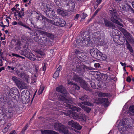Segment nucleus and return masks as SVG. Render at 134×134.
Listing matches in <instances>:
<instances>
[{
	"label": "nucleus",
	"instance_id": "1",
	"mask_svg": "<svg viewBox=\"0 0 134 134\" xmlns=\"http://www.w3.org/2000/svg\"><path fill=\"white\" fill-rule=\"evenodd\" d=\"M56 90L57 91L62 94H60L58 99L60 100L63 102V105L68 108L71 109L73 111L79 112L81 110V109L80 108L74 106L70 104L71 101L67 99L68 93L65 89L63 86L61 85L57 87Z\"/></svg>",
	"mask_w": 134,
	"mask_h": 134
},
{
	"label": "nucleus",
	"instance_id": "2",
	"mask_svg": "<svg viewBox=\"0 0 134 134\" xmlns=\"http://www.w3.org/2000/svg\"><path fill=\"white\" fill-rule=\"evenodd\" d=\"M56 90L57 91L62 94H60L58 99L60 100L63 102V105L68 108L71 109L73 111L79 112L81 110V109L80 108L74 106L70 104L71 101L67 99L68 93L65 89L63 86L61 85L57 87Z\"/></svg>",
	"mask_w": 134,
	"mask_h": 134
},
{
	"label": "nucleus",
	"instance_id": "3",
	"mask_svg": "<svg viewBox=\"0 0 134 134\" xmlns=\"http://www.w3.org/2000/svg\"><path fill=\"white\" fill-rule=\"evenodd\" d=\"M109 10L110 13L111 14V16L110 19V20L116 24L123 27V25L118 20L120 18H119L118 14L116 10L112 9H109Z\"/></svg>",
	"mask_w": 134,
	"mask_h": 134
},
{
	"label": "nucleus",
	"instance_id": "4",
	"mask_svg": "<svg viewBox=\"0 0 134 134\" xmlns=\"http://www.w3.org/2000/svg\"><path fill=\"white\" fill-rule=\"evenodd\" d=\"M68 113V115L73 118L74 119L78 120L80 119H81L83 121L86 120V117L85 114L80 113L79 115L76 113L72 111L71 110L69 111Z\"/></svg>",
	"mask_w": 134,
	"mask_h": 134
},
{
	"label": "nucleus",
	"instance_id": "5",
	"mask_svg": "<svg viewBox=\"0 0 134 134\" xmlns=\"http://www.w3.org/2000/svg\"><path fill=\"white\" fill-rule=\"evenodd\" d=\"M73 80L77 82H79L81 87L86 90H88L89 88L87 83L85 81L83 80L82 78L78 76L75 75L73 77Z\"/></svg>",
	"mask_w": 134,
	"mask_h": 134
},
{
	"label": "nucleus",
	"instance_id": "6",
	"mask_svg": "<svg viewBox=\"0 0 134 134\" xmlns=\"http://www.w3.org/2000/svg\"><path fill=\"white\" fill-rule=\"evenodd\" d=\"M129 124L127 121H121L118 125V128L119 130L122 132H125L128 128Z\"/></svg>",
	"mask_w": 134,
	"mask_h": 134
},
{
	"label": "nucleus",
	"instance_id": "7",
	"mask_svg": "<svg viewBox=\"0 0 134 134\" xmlns=\"http://www.w3.org/2000/svg\"><path fill=\"white\" fill-rule=\"evenodd\" d=\"M82 40L81 38L78 39L76 41L77 43L81 46H86L88 44L90 41L89 37L88 36H87V37L85 36V38H82Z\"/></svg>",
	"mask_w": 134,
	"mask_h": 134
},
{
	"label": "nucleus",
	"instance_id": "8",
	"mask_svg": "<svg viewBox=\"0 0 134 134\" xmlns=\"http://www.w3.org/2000/svg\"><path fill=\"white\" fill-rule=\"evenodd\" d=\"M21 44L20 41L17 39H13L12 41V47L15 50L18 51L21 48Z\"/></svg>",
	"mask_w": 134,
	"mask_h": 134
},
{
	"label": "nucleus",
	"instance_id": "9",
	"mask_svg": "<svg viewBox=\"0 0 134 134\" xmlns=\"http://www.w3.org/2000/svg\"><path fill=\"white\" fill-rule=\"evenodd\" d=\"M56 18L54 19L53 21L49 20V19L46 18L45 19V21H46L48 22V23H50L51 24H53L57 26H64L66 24V22L63 19H60V21L62 22V23L61 24L57 22V21Z\"/></svg>",
	"mask_w": 134,
	"mask_h": 134
},
{
	"label": "nucleus",
	"instance_id": "10",
	"mask_svg": "<svg viewBox=\"0 0 134 134\" xmlns=\"http://www.w3.org/2000/svg\"><path fill=\"white\" fill-rule=\"evenodd\" d=\"M87 105L88 106H91L92 105V104L88 102H82L81 103H79L78 104V105L81 107L85 111H86L87 113H88L91 110V109L89 107H85L84 105Z\"/></svg>",
	"mask_w": 134,
	"mask_h": 134
},
{
	"label": "nucleus",
	"instance_id": "11",
	"mask_svg": "<svg viewBox=\"0 0 134 134\" xmlns=\"http://www.w3.org/2000/svg\"><path fill=\"white\" fill-rule=\"evenodd\" d=\"M68 125L70 126L73 127H75L78 130H80L82 128L81 126L77 122L73 120L70 121L68 122Z\"/></svg>",
	"mask_w": 134,
	"mask_h": 134
},
{
	"label": "nucleus",
	"instance_id": "12",
	"mask_svg": "<svg viewBox=\"0 0 134 134\" xmlns=\"http://www.w3.org/2000/svg\"><path fill=\"white\" fill-rule=\"evenodd\" d=\"M104 35L103 34H100L99 32H94L93 34L92 37L93 38H97L98 39H101L104 38Z\"/></svg>",
	"mask_w": 134,
	"mask_h": 134
},
{
	"label": "nucleus",
	"instance_id": "13",
	"mask_svg": "<svg viewBox=\"0 0 134 134\" xmlns=\"http://www.w3.org/2000/svg\"><path fill=\"white\" fill-rule=\"evenodd\" d=\"M17 86L19 89L21 90L26 89L27 87V84L22 80H20Z\"/></svg>",
	"mask_w": 134,
	"mask_h": 134
},
{
	"label": "nucleus",
	"instance_id": "14",
	"mask_svg": "<svg viewBox=\"0 0 134 134\" xmlns=\"http://www.w3.org/2000/svg\"><path fill=\"white\" fill-rule=\"evenodd\" d=\"M104 24L105 26L109 27H116L111 22L107 19H104Z\"/></svg>",
	"mask_w": 134,
	"mask_h": 134
},
{
	"label": "nucleus",
	"instance_id": "15",
	"mask_svg": "<svg viewBox=\"0 0 134 134\" xmlns=\"http://www.w3.org/2000/svg\"><path fill=\"white\" fill-rule=\"evenodd\" d=\"M64 126L61 124L55 123L54 124V128L56 130H64Z\"/></svg>",
	"mask_w": 134,
	"mask_h": 134
},
{
	"label": "nucleus",
	"instance_id": "16",
	"mask_svg": "<svg viewBox=\"0 0 134 134\" xmlns=\"http://www.w3.org/2000/svg\"><path fill=\"white\" fill-rule=\"evenodd\" d=\"M11 124L10 123L8 124L3 129L2 131L3 133H5L7 132L8 131L12 129Z\"/></svg>",
	"mask_w": 134,
	"mask_h": 134
},
{
	"label": "nucleus",
	"instance_id": "17",
	"mask_svg": "<svg viewBox=\"0 0 134 134\" xmlns=\"http://www.w3.org/2000/svg\"><path fill=\"white\" fill-rule=\"evenodd\" d=\"M36 18L37 20H39L40 21L43 20V21H45V19L46 17L42 15L41 14L38 13L37 12H36Z\"/></svg>",
	"mask_w": 134,
	"mask_h": 134
},
{
	"label": "nucleus",
	"instance_id": "18",
	"mask_svg": "<svg viewBox=\"0 0 134 134\" xmlns=\"http://www.w3.org/2000/svg\"><path fill=\"white\" fill-rule=\"evenodd\" d=\"M41 132L42 134H59L56 132L49 130H44L41 131Z\"/></svg>",
	"mask_w": 134,
	"mask_h": 134
},
{
	"label": "nucleus",
	"instance_id": "19",
	"mask_svg": "<svg viewBox=\"0 0 134 134\" xmlns=\"http://www.w3.org/2000/svg\"><path fill=\"white\" fill-rule=\"evenodd\" d=\"M17 13H18V14L15 13L14 15L16 19H17L18 16L19 19H20L22 17L24 16V12L22 11H20L19 12L18 11Z\"/></svg>",
	"mask_w": 134,
	"mask_h": 134
},
{
	"label": "nucleus",
	"instance_id": "20",
	"mask_svg": "<svg viewBox=\"0 0 134 134\" xmlns=\"http://www.w3.org/2000/svg\"><path fill=\"white\" fill-rule=\"evenodd\" d=\"M45 13L48 16H54L55 15L54 12L50 8Z\"/></svg>",
	"mask_w": 134,
	"mask_h": 134
},
{
	"label": "nucleus",
	"instance_id": "21",
	"mask_svg": "<svg viewBox=\"0 0 134 134\" xmlns=\"http://www.w3.org/2000/svg\"><path fill=\"white\" fill-rule=\"evenodd\" d=\"M12 80L16 84V86L21 80L19 78L15 76H12Z\"/></svg>",
	"mask_w": 134,
	"mask_h": 134
},
{
	"label": "nucleus",
	"instance_id": "22",
	"mask_svg": "<svg viewBox=\"0 0 134 134\" xmlns=\"http://www.w3.org/2000/svg\"><path fill=\"white\" fill-rule=\"evenodd\" d=\"M39 42H41V43H40V44L43 46H46L48 43L47 42V39L43 37L42 40H40Z\"/></svg>",
	"mask_w": 134,
	"mask_h": 134
},
{
	"label": "nucleus",
	"instance_id": "23",
	"mask_svg": "<svg viewBox=\"0 0 134 134\" xmlns=\"http://www.w3.org/2000/svg\"><path fill=\"white\" fill-rule=\"evenodd\" d=\"M120 29L126 37L127 36H129L130 34L126 30L122 27H120Z\"/></svg>",
	"mask_w": 134,
	"mask_h": 134
},
{
	"label": "nucleus",
	"instance_id": "24",
	"mask_svg": "<svg viewBox=\"0 0 134 134\" xmlns=\"http://www.w3.org/2000/svg\"><path fill=\"white\" fill-rule=\"evenodd\" d=\"M27 54L28 55V57L31 60L33 61L35 60L36 58L35 56L32 53L29 52L27 53Z\"/></svg>",
	"mask_w": 134,
	"mask_h": 134
},
{
	"label": "nucleus",
	"instance_id": "25",
	"mask_svg": "<svg viewBox=\"0 0 134 134\" xmlns=\"http://www.w3.org/2000/svg\"><path fill=\"white\" fill-rule=\"evenodd\" d=\"M109 94L108 93H104L102 92L99 93L98 95V97H103L109 96Z\"/></svg>",
	"mask_w": 134,
	"mask_h": 134
},
{
	"label": "nucleus",
	"instance_id": "26",
	"mask_svg": "<svg viewBox=\"0 0 134 134\" xmlns=\"http://www.w3.org/2000/svg\"><path fill=\"white\" fill-rule=\"evenodd\" d=\"M58 13L59 15H61L63 16H66L67 15V13L61 10L60 9H58L57 10Z\"/></svg>",
	"mask_w": 134,
	"mask_h": 134
},
{
	"label": "nucleus",
	"instance_id": "27",
	"mask_svg": "<svg viewBox=\"0 0 134 134\" xmlns=\"http://www.w3.org/2000/svg\"><path fill=\"white\" fill-rule=\"evenodd\" d=\"M112 34L113 36H116L118 37V38H119L118 36V30L114 29L115 27H112Z\"/></svg>",
	"mask_w": 134,
	"mask_h": 134
},
{
	"label": "nucleus",
	"instance_id": "28",
	"mask_svg": "<svg viewBox=\"0 0 134 134\" xmlns=\"http://www.w3.org/2000/svg\"><path fill=\"white\" fill-rule=\"evenodd\" d=\"M96 50H97V49L93 48L90 50V53L92 56L94 58L96 57V53L97 51Z\"/></svg>",
	"mask_w": 134,
	"mask_h": 134
},
{
	"label": "nucleus",
	"instance_id": "29",
	"mask_svg": "<svg viewBox=\"0 0 134 134\" xmlns=\"http://www.w3.org/2000/svg\"><path fill=\"white\" fill-rule=\"evenodd\" d=\"M41 8L43 10L46 12H47L50 9L48 7V5L46 4L43 5L41 6Z\"/></svg>",
	"mask_w": 134,
	"mask_h": 134
},
{
	"label": "nucleus",
	"instance_id": "30",
	"mask_svg": "<svg viewBox=\"0 0 134 134\" xmlns=\"http://www.w3.org/2000/svg\"><path fill=\"white\" fill-rule=\"evenodd\" d=\"M100 102L102 103L107 105L109 104V102L108 100V99L106 98H104L102 99Z\"/></svg>",
	"mask_w": 134,
	"mask_h": 134
},
{
	"label": "nucleus",
	"instance_id": "31",
	"mask_svg": "<svg viewBox=\"0 0 134 134\" xmlns=\"http://www.w3.org/2000/svg\"><path fill=\"white\" fill-rule=\"evenodd\" d=\"M125 40L126 41V44L127 46V48L129 50V51L131 52H132L133 51V50L132 49V47H131L130 45L129 44L127 40L126 39H125L124 40V41Z\"/></svg>",
	"mask_w": 134,
	"mask_h": 134
},
{
	"label": "nucleus",
	"instance_id": "32",
	"mask_svg": "<svg viewBox=\"0 0 134 134\" xmlns=\"http://www.w3.org/2000/svg\"><path fill=\"white\" fill-rule=\"evenodd\" d=\"M97 51L96 53V57H94L95 58H101V57L102 55V53L100 52L98 50H96Z\"/></svg>",
	"mask_w": 134,
	"mask_h": 134
},
{
	"label": "nucleus",
	"instance_id": "33",
	"mask_svg": "<svg viewBox=\"0 0 134 134\" xmlns=\"http://www.w3.org/2000/svg\"><path fill=\"white\" fill-rule=\"evenodd\" d=\"M126 38L131 43H133L134 42V39L133 38V37L130 34L129 36H127Z\"/></svg>",
	"mask_w": 134,
	"mask_h": 134
},
{
	"label": "nucleus",
	"instance_id": "34",
	"mask_svg": "<svg viewBox=\"0 0 134 134\" xmlns=\"http://www.w3.org/2000/svg\"><path fill=\"white\" fill-rule=\"evenodd\" d=\"M119 10H125L126 9L125 4H120L119 7Z\"/></svg>",
	"mask_w": 134,
	"mask_h": 134
},
{
	"label": "nucleus",
	"instance_id": "35",
	"mask_svg": "<svg viewBox=\"0 0 134 134\" xmlns=\"http://www.w3.org/2000/svg\"><path fill=\"white\" fill-rule=\"evenodd\" d=\"M88 99V96L86 95L82 96L79 98V99L81 100L82 101H86Z\"/></svg>",
	"mask_w": 134,
	"mask_h": 134
},
{
	"label": "nucleus",
	"instance_id": "36",
	"mask_svg": "<svg viewBox=\"0 0 134 134\" xmlns=\"http://www.w3.org/2000/svg\"><path fill=\"white\" fill-rule=\"evenodd\" d=\"M101 0H96L95 3L94 8L96 9L98 5L101 3Z\"/></svg>",
	"mask_w": 134,
	"mask_h": 134
},
{
	"label": "nucleus",
	"instance_id": "37",
	"mask_svg": "<svg viewBox=\"0 0 134 134\" xmlns=\"http://www.w3.org/2000/svg\"><path fill=\"white\" fill-rule=\"evenodd\" d=\"M44 87L43 86H41V87L39 89L38 92V93L39 95L40 94L42 93L43 91L44 90Z\"/></svg>",
	"mask_w": 134,
	"mask_h": 134
},
{
	"label": "nucleus",
	"instance_id": "38",
	"mask_svg": "<svg viewBox=\"0 0 134 134\" xmlns=\"http://www.w3.org/2000/svg\"><path fill=\"white\" fill-rule=\"evenodd\" d=\"M82 67L80 66H76V70L78 72H80V71L82 70Z\"/></svg>",
	"mask_w": 134,
	"mask_h": 134
},
{
	"label": "nucleus",
	"instance_id": "39",
	"mask_svg": "<svg viewBox=\"0 0 134 134\" xmlns=\"http://www.w3.org/2000/svg\"><path fill=\"white\" fill-rule=\"evenodd\" d=\"M129 110L134 115V106H131L129 108Z\"/></svg>",
	"mask_w": 134,
	"mask_h": 134
},
{
	"label": "nucleus",
	"instance_id": "40",
	"mask_svg": "<svg viewBox=\"0 0 134 134\" xmlns=\"http://www.w3.org/2000/svg\"><path fill=\"white\" fill-rule=\"evenodd\" d=\"M59 75V73L55 71L53 75V77L54 78H56L58 77Z\"/></svg>",
	"mask_w": 134,
	"mask_h": 134
},
{
	"label": "nucleus",
	"instance_id": "41",
	"mask_svg": "<svg viewBox=\"0 0 134 134\" xmlns=\"http://www.w3.org/2000/svg\"><path fill=\"white\" fill-rule=\"evenodd\" d=\"M7 68L9 70L10 72H12V71H11V70H14L15 68L13 66L11 67L9 66H8L7 67Z\"/></svg>",
	"mask_w": 134,
	"mask_h": 134
},
{
	"label": "nucleus",
	"instance_id": "42",
	"mask_svg": "<svg viewBox=\"0 0 134 134\" xmlns=\"http://www.w3.org/2000/svg\"><path fill=\"white\" fill-rule=\"evenodd\" d=\"M101 58L102 60H105L106 59L107 57V56L105 54H102V55L101 57Z\"/></svg>",
	"mask_w": 134,
	"mask_h": 134
},
{
	"label": "nucleus",
	"instance_id": "43",
	"mask_svg": "<svg viewBox=\"0 0 134 134\" xmlns=\"http://www.w3.org/2000/svg\"><path fill=\"white\" fill-rule=\"evenodd\" d=\"M26 74L25 73L21 72L19 74L18 76L21 78H24V76Z\"/></svg>",
	"mask_w": 134,
	"mask_h": 134
},
{
	"label": "nucleus",
	"instance_id": "44",
	"mask_svg": "<svg viewBox=\"0 0 134 134\" xmlns=\"http://www.w3.org/2000/svg\"><path fill=\"white\" fill-rule=\"evenodd\" d=\"M24 78L25 79L27 82H28V80L29 78V76L26 74L24 76Z\"/></svg>",
	"mask_w": 134,
	"mask_h": 134
},
{
	"label": "nucleus",
	"instance_id": "45",
	"mask_svg": "<svg viewBox=\"0 0 134 134\" xmlns=\"http://www.w3.org/2000/svg\"><path fill=\"white\" fill-rule=\"evenodd\" d=\"M27 127V124L26 126H25L23 128L22 131H21V132L23 134V133L26 130Z\"/></svg>",
	"mask_w": 134,
	"mask_h": 134
},
{
	"label": "nucleus",
	"instance_id": "46",
	"mask_svg": "<svg viewBox=\"0 0 134 134\" xmlns=\"http://www.w3.org/2000/svg\"><path fill=\"white\" fill-rule=\"evenodd\" d=\"M26 28L27 29L30 30H31V28H30L28 25H26L25 23H24L23 26Z\"/></svg>",
	"mask_w": 134,
	"mask_h": 134
},
{
	"label": "nucleus",
	"instance_id": "47",
	"mask_svg": "<svg viewBox=\"0 0 134 134\" xmlns=\"http://www.w3.org/2000/svg\"><path fill=\"white\" fill-rule=\"evenodd\" d=\"M73 87L74 88H75V89L76 90H79L80 88V87L79 86H77L76 84H75L74 85Z\"/></svg>",
	"mask_w": 134,
	"mask_h": 134
},
{
	"label": "nucleus",
	"instance_id": "48",
	"mask_svg": "<svg viewBox=\"0 0 134 134\" xmlns=\"http://www.w3.org/2000/svg\"><path fill=\"white\" fill-rule=\"evenodd\" d=\"M60 19H61V18H56V20H56V21H57V23H60L61 25L62 23V21H60Z\"/></svg>",
	"mask_w": 134,
	"mask_h": 134
},
{
	"label": "nucleus",
	"instance_id": "49",
	"mask_svg": "<svg viewBox=\"0 0 134 134\" xmlns=\"http://www.w3.org/2000/svg\"><path fill=\"white\" fill-rule=\"evenodd\" d=\"M46 63H44V65L43 66V67L41 68V69L42 70L44 71H45L46 70Z\"/></svg>",
	"mask_w": 134,
	"mask_h": 134
},
{
	"label": "nucleus",
	"instance_id": "50",
	"mask_svg": "<svg viewBox=\"0 0 134 134\" xmlns=\"http://www.w3.org/2000/svg\"><path fill=\"white\" fill-rule=\"evenodd\" d=\"M62 70V66L60 65L57 68L56 71L59 73V71Z\"/></svg>",
	"mask_w": 134,
	"mask_h": 134
},
{
	"label": "nucleus",
	"instance_id": "51",
	"mask_svg": "<svg viewBox=\"0 0 134 134\" xmlns=\"http://www.w3.org/2000/svg\"><path fill=\"white\" fill-rule=\"evenodd\" d=\"M87 15L86 14L83 13L82 15V17H81V18L83 19H85L86 17L87 16Z\"/></svg>",
	"mask_w": 134,
	"mask_h": 134
},
{
	"label": "nucleus",
	"instance_id": "52",
	"mask_svg": "<svg viewBox=\"0 0 134 134\" xmlns=\"http://www.w3.org/2000/svg\"><path fill=\"white\" fill-rule=\"evenodd\" d=\"M12 113L11 112H8V114H7V116H8L9 117H11L12 116Z\"/></svg>",
	"mask_w": 134,
	"mask_h": 134
},
{
	"label": "nucleus",
	"instance_id": "53",
	"mask_svg": "<svg viewBox=\"0 0 134 134\" xmlns=\"http://www.w3.org/2000/svg\"><path fill=\"white\" fill-rule=\"evenodd\" d=\"M68 84L69 85H74V83H73V82H71V81L68 80Z\"/></svg>",
	"mask_w": 134,
	"mask_h": 134
},
{
	"label": "nucleus",
	"instance_id": "54",
	"mask_svg": "<svg viewBox=\"0 0 134 134\" xmlns=\"http://www.w3.org/2000/svg\"><path fill=\"white\" fill-rule=\"evenodd\" d=\"M80 14H76L74 19L75 20H77L79 17Z\"/></svg>",
	"mask_w": 134,
	"mask_h": 134
},
{
	"label": "nucleus",
	"instance_id": "55",
	"mask_svg": "<svg viewBox=\"0 0 134 134\" xmlns=\"http://www.w3.org/2000/svg\"><path fill=\"white\" fill-rule=\"evenodd\" d=\"M91 86L93 88H95V83L94 82L91 83Z\"/></svg>",
	"mask_w": 134,
	"mask_h": 134
},
{
	"label": "nucleus",
	"instance_id": "56",
	"mask_svg": "<svg viewBox=\"0 0 134 134\" xmlns=\"http://www.w3.org/2000/svg\"><path fill=\"white\" fill-rule=\"evenodd\" d=\"M120 64L122 66H124L123 67V68L125 69V66L126 65V64L125 63H123L122 62H120Z\"/></svg>",
	"mask_w": 134,
	"mask_h": 134
},
{
	"label": "nucleus",
	"instance_id": "57",
	"mask_svg": "<svg viewBox=\"0 0 134 134\" xmlns=\"http://www.w3.org/2000/svg\"><path fill=\"white\" fill-rule=\"evenodd\" d=\"M94 66L95 67H99L100 66V64L99 63H95L94 64Z\"/></svg>",
	"mask_w": 134,
	"mask_h": 134
},
{
	"label": "nucleus",
	"instance_id": "58",
	"mask_svg": "<svg viewBox=\"0 0 134 134\" xmlns=\"http://www.w3.org/2000/svg\"><path fill=\"white\" fill-rule=\"evenodd\" d=\"M24 24V23H23L21 21H19L18 23V25H21L22 26H23Z\"/></svg>",
	"mask_w": 134,
	"mask_h": 134
},
{
	"label": "nucleus",
	"instance_id": "59",
	"mask_svg": "<svg viewBox=\"0 0 134 134\" xmlns=\"http://www.w3.org/2000/svg\"><path fill=\"white\" fill-rule=\"evenodd\" d=\"M18 9L17 8H15V7H14L11 9V10L13 11H14L15 10L18 11V10H17Z\"/></svg>",
	"mask_w": 134,
	"mask_h": 134
},
{
	"label": "nucleus",
	"instance_id": "60",
	"mask_svg": "<svg viewBox=\"0 0 134 134\" xmlns=\"http://www.w3.org/2000/svg\"><path fill=\"white\" fill-rule=\"evenodd\" d=\"M100 10V8H98L97 9L95 12L94 15H95L98 13V12Z\"/></svg>",
	"mask_w": 134,
	"mask_h": 134
},
{
	"label": "nucleus",
	"instance_id": "61",
	"mask_svg": "<svg viewBox=\"0 0 134 134\" xmlns=\"http://www.w3.org/2000/svg\"><path fill=\"white\" fill-rule=\"evenodd\" d=\"M12 55L13 56H14L16 57H18L19 56V55H18L15 54H14V53H12Z\"/></svg>",
	"mask_w": 134,
	"mask_h": 134
},
{
	"label": "nucleus",
	"instance_id": "62",
	"mask_svg": "<svg viewBox=\"0 0 134 134\" xmlns=\"http://www.w3.org/2000/svg\"><path fill=\"white\" fill-rule=\"evenodd\" d=\"M126 81L129 82H130L131 81V79L130 77H128L126 79Z\"/></svg>",
	"mask_w": 134,
	"mask_h": 134
},
{
	"label": "nucleus",
	"instance_id": "63",
	"mask_svg": "<svg viewBox=\"0 0 134 134\" xmlns=\"http://www.w3.org/2000/svg\"><path fill=\"white\" fill-rule=\"evenodd\" d=\"M46 34L47 35V36H48V37H51V36L52 35L51 34L49 33H46Z\"/></svg>",
	"mask_w": 134,
	"mask_h": 134
},
{
	"label": "nucleus",
	"instance_id": "64",
	"mask_svg": "<svg viewBox=\"0 0 134 134\" xmlns=\"http://www.w3.org/2000/svg\"><path fill=\"white\" fill-rule=\"evenodd\" d=\"M17 24H18V23L16 21H14L12 23V24L14 25H17Z\"/></svg>",
	"mask_w": 134,
	"mask_h": 134
}]
</instances>
